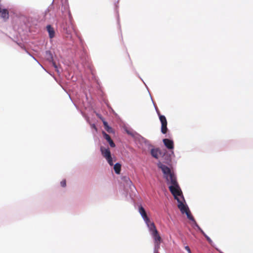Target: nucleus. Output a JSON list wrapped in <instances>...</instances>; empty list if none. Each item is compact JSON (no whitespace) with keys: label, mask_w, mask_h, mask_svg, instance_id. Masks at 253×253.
Segmentation results:
<instances>
[{"label":"nucleus","mask_w":253,"mask_h":253,"mask_svg":"<svg viewBox=\"0 0 253 253\" xmlns=\"http://www.w3.org/2000/svg\"><path fill=\"white\" fill-rule=\"evenodd\" d=\"M114 169L117 174H119L121 169V165L117 163L114 166Z\"/></svg>","instance_id":"nucleus-13"},{"label":"nucleus","mask_w":253,"mask_h":253,"mask_svg":"<svg viewBox=\"0 0 253 253\" xmlns=\"http://www.w3.org/2000/svg\"><path fill=\"white\" fill-rule=\"evenodd\" d=\"M151 155L154 158L158 159L159 158V150L158 148H152L150 151Z\"/></svg>","instance_id":"nucleus-12"},{"label":"nucleus","mask_w":253,"mask_h":253,"mask_svg":"<svg viewBox=\"0 0 253 253\" xmlns=\"http://www.w3.org/2000/svg\"><path fill=\"white\" fill-rule=\"evenodd\" d=\"M158 166L164 174V177L166 180L167 184L169 185V191L178 202L177 206H187L185 205V201L182 191L174 172H172L168 166L161 163L158 164Z\"/></svg>","instance_id":"nucleus-1"},{"label":"nucleus","mask_w":253,"mask_h":253,"mask_svg":"<svg viewBox=\"0 0 253 253\" xmlns=\"http://www.w3.org/2000/svg\"><path fill=\"white\" fill-rule=\"evenodd\" d=\"M32 57H33V58L35 61H37V62H38L40 65V66H41L42 68H43L41 64H40V63L38 62V60H37V59H36L34 57L32 56Z\"/></svg>","instance_id":"nucleus-24"},{"label":"nucleus","mask_w":253,"mask_h":253,"mask_svg":"<svg viewBox=\"0 0 253 253\" xmlns=\"http://www.w3.org/2000/svg\"><path fill=\"white\" fill-rule=\"evenodd\" d=\"M105 129L109 133H111L113 132V129L109 126H108L106 127H105Z\"/></svg>","instance_id":"nucleus-17"},{"label":"nucleus","mask_w":253,"mask_h":253,"mask_svg":"<svg viewBox=\"0 0 253 253\" xmlns=\"http://www.w3.org/2000/svg\"><path fill=\"white\" fill-rule=\"evenodd\" d=\"M97 116H98V117H99V118H100L102 121V119H104V118H102V117H101V115H99V114H97Z\"/></svg>","instance_id":"nucleus-25"},{"label":"nucleus","mask_w":253,"mask_h":253,"mask_svg":"<svg viewBox=\"0 0 253 253\" xmlns=\"http://www.w3.org/2000/svg\"><path fill=\"white\" fill-rule=\"evenodd\" d=\"M100 151L102 155L105 158L108 164L110 166H113V162L109 149L106 148L103 146H101Z\"/></svg>","instance_id":"nucleus-5"},{"label":"nucleus","mask_w":253,"mask_h":253,"mask_svg":"<svg viewBox=\"0 0 253 253\" xmlns=\"http://www.w3.org/2000/svg\"><path fill=\"white\" fill-rule=\"evenodd\" d=\"M148 228L151 232V235L154 240L155 247L159 248L162 240V238L160 236L158 230L154 223L148 225Z\"/></svg>","instance_id":"nucleus-4"},{"label":"nucleus","mask_w":253,"mask_h":253,"mask_svg":"<svg viewBox=\"0 0 253 253\" xmlns=\"http://www.w3.org/2000/svg\"><path fill=\"white\" fill-rule=\"evenodd\" d=\"M169 153L168 158L167 160L170 161L171 160L175 157V155L173 150H169Z\"/></svg>","instance_id":"nucleus-15"},{"label":"nucleus","mask_w":253,"mask_h":253,"mask_svg":"<svg viewBox=\"0 0 253 253\" xmlns=\"http://www.w3.org/2000/svg\"><path fill=\"white\" fill-rule=\"evenodd\" d=\"M103 135L104 137V138L108 142L110 146L111 147H115V144L113 142V141L111 139L110 135L108 134H107L104 131H103Z\"/></svg>","instance_id":"nucleus-10"},{"label":"nucleus","mask_w":253,"mask_h":253,"mask_svg":"<svg viewBox=\"0 0 253 253\" xmlns=\"http://www.w3.org/2000/svg\"><path fill=\"white\" fill-rule=\"evenodd\" d=\"M46 29L49 34V37L50 39L53 38L55 36V32L53 28L51 27V25H48L46 26Z\"/></svg>","instance_id":"nucleus-11"},{"label":"nucleus","mask_w":253,"mask_h":253,"mask_svg":"<svg viewBox=\"0 0 253 253\" xmlns=\"http://www.w3.org/2000/svg\"><path fill=\"white\" fill-rule=\"evenodd\" d=\"M205 237L206 238V239H207V240H208L209 242H211V239H210V238H209L207 235H205Z\"/></svg>","instance_id":"nucleus-22"},{"label":"nucleus","mask_w":253,"mask_h":253,"mask_svg":"<svg viewBox=\"0 0 253 253\" xmlns=\"http://www.w3.org/2000/svg\"><path fill=\"white\" fill-rule=\"evenodd\" d=\"M180 211L182 214H185L187 216V218L191 221L193 224H196V221L193 216L190 210L189 209V207H178Z\"/></svg>","instance_id":"nucleus-7"},{"label":"nucleus","mask_w":253,"mask_h":253,"mask_svg":"<svg viewBox=\"0 0 253 253\" xmlns=\"http://www.w3.org/2000/svg\"><path fill=\"white\" fill-rule=\"evenodd\" d=\"M139 211L143 219L145 221L147 226L148 227V225L151 224L152 222L150 221L149 217L147 216V213L143 207H140Z\"/></svg>","instance_id":"nucleus-8"},{"label":"nucleus","mask_w":253,"mask_h":253,"mask_svg":"<svg viewBox=\"0 0 253 253\" xmlns=\"http://www.w3.org/2000/svg\"><path fill=\"white\" fill-rule=\"evenodd\" d=\"M185 249L187 251L188 253H192L190 248L188 246H185Z\"/></svg>","instance_id":"nucleus-21"},{"label":"nucleus","mask_w":253,"mask_h":253,"mask_svg":"<svg viewBox=\"0 0 253 253\" xmlns=\"http://www.w3.org/2000/svg\"><path fill=\"white\" fill-rule=\"evenodd\" d=\"M196 227H197V228L198 229V230L203 234V235L204 236H205V235H207L203 231V230L200 228V227L198 225V224H197V223L196 222V224H194Z\"/></svg>","instance_id":"nucleus-16"},{"label":"nucleus","mask_w":253,"mask_h":253,"mask_svg":"<svg viewBox=\"0 0 253 253\" xmlns=\"http://www.w3.org/2000/svg\"><path fill=\"white\" fill-rule=\"evenodd\" d=\"M126 132L128 135L132 136L134 140L141 145L142 147L150 149L153 146L148 140L142 136L135 131L132 129H126Z\"/></svg>","instance_id":"nucleus-2"},{"label":"nucleus","mask_w":253,"mask_h":253,"mask_svg":"<svg viewBox=\"0 0 253 253\" xmlns=\"http://www.w3.org/2000/svg\"><path fill=\"white\" fill-rule=\"evenodd\" d=\"M163 142L165 146L169 150H173L174 142L171 139L169 138H164L163 139Z\"/></svg>","instance_id":"nucleus-9"},{"label":"nucleus","mask_w":253,"mask_h":253,"mask_svg":"<svg viewBox=\"0 0 253 253\" xmlns=\"http://www.w3.org/2000/svg\"><path fill=\"white\" fill-rule=\"evenodd\" d=\"M122 183L124 187V191L125 194H129L130 196L131 197L133 194L135 193L136 188L132 184L129 178L126 176H121Z\"/></svg>","instance_id":"nucleus-3"},{"label":"nucleus","mask_w":253,"mask_h":253,"mask_svg":"<svg viewBox=\"0 0 253 253\" xmlns=\"http://www.w3.org/2000/svg\"><path fill=\"white\" fill-rule=\"evenodd\" d=\"M60 185L62 187H65L66 186V182L65 180H63L60 182Z\"/></svg>","instance_id":"nucleus-19"},{"label":"nucleus","mask_w":253,"mask_h":253,"mask_svg":"<svg viewBox=\"0 0 253 253\" xmlns=\"http://www.w3.org/2000/svg\"><path fill=\"white\" fill-rule=\"evenodd\" d=\"M52 64H53V67L55 69L56 72L57 73H59L60 71H59V69L58 68V67H57V65L56 64V63L55 62H52Z\"/></svg>","instance_id":"nucleus-18"},{"label":"nucleus","mask_w":253,"mask_h":253,"mask_svg":"<svg viewBox=\"0 0 253 253\" xmlns=\"http://www.w3.org/2000/svg\"><path fill=\"white\" fill-rule=\"evenodd\" d=\"M91 127L92 128H94V129H96V126H95V124H92L91 125Z\"/></svg>","instance_id":"nucleus-23"},{"label":"nucleus","mask_w":253,"mask_h":253,"mask_svg":"<svg viewBox=\"0 0 253 253\" xmlns=\"http://www.w3.org/2000/svg\"><path fill=\"white\" fill-rule=\"evenodd\" d=\"M159 119L161 123V132L163 134H166L168 131L167 121L165 116L161 115L157 108L155 107Z\"/></svg>","instance_id":"nucleus-6"},{"label":"nucleus","mask_w":253,"mask_h":253,"mask_svg":"<svg viewBox=\"0 0 253 253\" xmlns=\"http://www.w3.org/2000/svg\"><path fill=\"white\" fill-rule=\"evenodd\" d=\"M45 56L47 59L49 61H52L53 59V56L52 54L50 51H46L45 52Z\"/></svg>","instance_id":"nucleus-14"},{"label":"nucleus","mask_w":253,"mask_h":253,"mask_svg":"<svg viewBox=\"0 0 253 253\" xmlns=\"http://www.w3.org/2000/svg\"><path fill=\"white\" fill-rule=\"evenodd\" d=\"M102 122H103L104 128L106 127L107 126H109L108 124V123L104 119H102Z\"/></svg>","instance_id":"nucleus-20"}]
</instances>
